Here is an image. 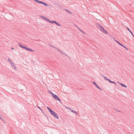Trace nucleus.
<instances>
[{
  "label": "nucleus",
  "mask_w": 134,
  "mask_h": 134,
  "mask_svg": "<svg viewBox=\"0 0 134 134\" xmlns=\"http://www.w3.org/2000/svg\"><path fill=\"white\" fill-rule=\"evenodd\" d=\"M18 44L20 47L22 48H23L25 49L27 51H32V52H35L34 50L30 48H27V47H26L23 46L22 44H21L20 43H18Z\"/></svg>",
  "instance_id": "obj_1"
},
{
  "label": "nucleus",
  "mask_w": 134,
  "mask_h": 134,
  "mask_svg": "<svg viewBox=\"0 0 134 134\" xmlns=\"http://www.w3.org/2000/svg\"><path fill=\"white\" fill-rule=\"evenodd\" d=\"M52 95L53 97L56 100H58L60 102H61V100H60L59 98L54 93H52Z\"/></svg>",
  "instance_id": "obj_2"
},
{
  "label": "nucleus",
  "mask_w": 134,
  "mask_h": 134,
  "mask_svg": "<svg viewBox=\"0 0 134 134\" xmlns=\"http://www.w3.org/2000/svg\"><path fill=\"white\" fill-rule=\"evenodd\" d=\"M96 25L97 27L98 28L100 31L102 32L103 30H104V29L102 26L98 24H96Z\"/></svg>",
  "instance_id": "obj_3"
},
{
  "label": "nucleus",
  "mask_w": 134,
  "mask_h": 134,
  "mask_svg": "<svg viewBox=\"0 0 134 134\" xmlns=\"http://www.w3.org/2000/svg\"><path fill=\"white\" fill-rule=\"evenodd\" d=\"M47 108L48 109V110L49 111L51 114V115L52 114H53V113L54 112L49 107H47Z\"/></svg>",
  "instance_id": "obj_4"
},
{
  "label": "nucleus",
  "mask_w": 134,
  "mask_h": 134,
  "mask_svg": "<svg viewBox=\"0 0 134 134\" xmlns=\"http://www.w3.org/2000/svg\"><path fill=\"white\" fill-rule=\"evenodd\" d=\"M52 116H54V117L58 119L59 118V117L58 116L57 114L55 113L54 112L53 114L52 115Z\"/></svg>",
  "instance_id": "obj_5"
},
{
  "label": "nucleus",
  "mask_w": 134,
  "mask_h": 134,
  "mask_svg": "<svg viewBox=\"0 0 134 134\" xmlns=\"http://www.w3.org/2000/svg\"><path fill=\"white\" fill-rule=\"evenodd\" d=\"M38 3L41 4H43L45 6L47 7L48 6L47 4L44 3L42 1H39Z\"/></svg>",
  "instance_id": "obj_6"
},
{
  "label": "nucleus",
  "mask_w": 134,
  "mask_h": 134,
  "mask_svg": "<svg viewBox=\"0 0 134 134\" xmlns=\"http://www.w3.org/2000/svg\"><path fill=\"white\" fill-rule=\"evenodd\" d=\"M38 3L41 4H43L45 6L47 7L48 6L47 4L44 3L42 1H39Z\"/></svg>",
  "instance_id": "obj_7"
},
{
  "label": "nucleus",
  "mask_w": 134,
  "mask_h": 134,
  "mask_svg": "<svg viewBox=\"0 0 134 134\" xmlns=\"http://www.w3.org/2000/svg\"><path fill=\"white\" fill-rule=\"evenodd\" d=\"M56 49H57L59 52H60L61 54H63L64 55H66V56H67V55L66 54H65L64 53L60 51V50L59 49H58L57 48H56Z\"/></svg>",
  "instance_id": "obj_8"
},
{
  "label": "nucleus",
  "mask_w": 134,
  "mask_h": 134,
  "mask_svg": "<svg viewBox=\"0 0 134 134\" xmlns=\"http://www.w3.org/2000/svg\"><path fill=\"white\" fill-rule=\"evenodd\" d=\"M127 29L130 32L131 34H132V35L134 37V35H133L132 32L131 31V30L129 29V28L128 27H127Z\"/></svg>",
  "instance_id": "obj_9"
},
{
  "label": "nucleus",
  "mask_w": 134,
  "mask_h": 134,
  "mask_svg": "<svg viewBox=\"0 0 134 134\" xmlns=\"http://www.w3.org/2000/svg\"><path fill=\"white\" fill-rule=\"evenodd\" d=\"M11 66L13 68H14L15 69H16V68L15 66L14 65L13 63H12L11 64Z\"/></svg>",
  "instance_id": "obj_10"
},
{
  "label": "nucleus",
  "mask_w": 134,
  "mask_h": 134,
  "mask_svg": "<svg viewBox=\"0 0 134 134\" xmlns=\"http://www.w3.org/2000/svg\"><path fill=\"white\" fill-rule=\"evenodd\" d=\"M49 21V22L50 23H55H55H56V21H51L50 20H48Z\"/></svg>",
  "instance_id": "obj_11"
},
{
  "label": "nucleus",
  "mask_w": 134,
  "mask_h": 134,
  "mask_svg": "<svg viewBox=\"0 0 134 134\" xmlns=\"http://www.w3.org/2000/svg\"><path fill=\"white\" fill-rule=\"evenodd\" d=\"M119 84L120 85H121V86L122 87H125L126 88L127 87V86H126L125 85H124L122 83H119Z\"/></svg>",
  "instance_id": "obj_12"
},
{
  "label": "nucleus",
  "mask_w": 134,
  "mask_h": 134,
  "mask_svg": "<svg viewBox=\"0 0 134 134\" xmlns=\"http://www.w3.org/2000/svg\"><path fill=\"white\" fill-rule=\"evenodd\" d=\"M65 10H66V11L68 13H70V14H71L72 13L71 12H70L69 10L66 9H65Z\"/></svg>",
  "instance_id": "obj_13"
},
{
  "label": "nucleus",
  "mask_w": 134,
  "mask_h": 134,
  "mask_svg": "<svg viewBox=\"0 0 134 134\" xmlns=\"http://www.w3.org/2000/svg\"><path fill=\"white\" fill-rule=\"evenodd\" d=\"M8 61L9 62V63H10L11 64L13 63L11 60L9 58L8 59Z\"/></svg>",
  "instance_id": "obj_14"
},
{
  "label": "nucleus",
  "mask_w": 134,
  "mask_h": 134,
  "mask_svg": "<svg viewBox=\"0 0 134 134\" xmlns=\"http://www.w3.org/2000/svg\"><path fill=\"white\" fill-rule=\"evenodd\" d=\"M71 111L73 113L76 114H78V113H77V112L74 110H71Z\"/></svg>",
  "instance_id": "obj_15"
},
{
  "label": "nucleus",
  "mask_w": 134,
  "mask_h": 134,
  "mask_svg": "<svg viewBox=\"0 0 134 134\" xmlns=\"http://www.w3.org/2000/svg\"><path fill=\"white\" fill-rule=\"evenodd\" d=\"M102 32L104 33L105 34H108V32H107V31L106 30H105L104 29V30H103Z\"/></svg>",
  "instance_id": "obj_16"
},
{
  "label": "nucleus",
  "mask_w": 134,
  "mask_h": 134,
  "mask_svg": "<svg viewBox=\"0 0 134 134\" xmlns=\"http://www.w3.org/2000/svg\"><path fill=\"white\" fill-rule=\"evenodd\" d=\"M102 76L103 77H104V79L105 80H108V79L107 77L104 76H103L102 75Z\"/></svg>",
  "instance_id": "obj_17"
},
{
  "label": "nucleus",
  "mask_w": 134,
  "mask_h": 134,
  "mask_svg": "<svg viewBox=\"0 0 134 134\" xmlns=\"http://www.w3.org/2000/svg\"><path fill=\"white\" fill-rule=\"evenodd\" d=\"M55 24H56L58 26H60V24L59 23H57V22H56V23H55Z\"/></svg>",
  "instance_id": "obj_18"
},
{
  "label": "nucleus",
  "mask_w": 134,
  "mask_h": 134,
  "mask_svg": "<svg viewBox=\"0 0 134 134\" xmlns=\"http://www.w3.org/2000/svg\"><path fill=\"white\" fill-rule=\"evenodd\" d=\"M96 87H97L98 88V89H99L101 91H103L102 90L100 87H99L98 86V85L96 86Z\"/></svg>",
  "instance_id": "obj_19"
},
{
  "label": "nucleus",
  "mask_w": 134,
  "mask_h": 134,
  "mask_svg": "<svg viewBox=\"0 0 134 134\" xmlns=\"http://www.w3.org/2000/svg\"><path fill=\"white\" fill-rule=\"evenodd\" d=\"M45 19L48 22H49V21L48 20H50L49 19H48V18H46Z\"/></svg>",
  "instance_id": "obj_20"
},
{
  "label": "nucleus",
  "mask_w": 134,
  "mask_h": 134,
  "mask_svg": "<svg viewBox=\"0 0 134 134\" xmlns=\"http://www.w3.org/2000/svg\"><path fill=\"white\" fill-rule=\"evenodd\" d=\"M40 17L41 18H42L43 19H45L46 18V17H45L44 16H40Z\"/></svg>",
  "instance_id": "obj_21"
},
{
  "label": "nucleus",
  "mask_w": 134,
  "mask_h": 134,
  "mask_svg": "<svg viewBox=\"0 0 134 134\" xmlns=\"http://www.w3.org/2000/svg\"><path fill=\"white\" fill-rule=\"evenodd\" d=\"M114 41H115V42H116L117 43H118V44H119V43H120L118 41H117L114 38Z\"/></svg>",
  "instance_id": "obj_22"
},
{
  "label": "nucleus",
  "mask_w": 134,
  "mask_h": 134,
  "mask_svg": "<svg viewBox=\"0 0 134 134\" xmlns=\"http://www.w3.org/2000/svg\"><path fill=\"white\" fill-rule=\"evenodd\" d=\"M49 46L51 47H53L54 48H55L56 49V48H57L56 47H55L54 46H52V45H51V44H49Z\"/></svg>",
  "instance_id": "obj_23"
},
{
  "label": "nucleus",
  "mask_w": 134,
  "mask_h": 134,
  "mask_svg": "<svg viewBox=\"0 0 134 134\" xmlns=\"http://www.w3.org/2000/svg\"><path fill=\"white\" fill-rule=\"evenodd\" d=\"M93 83L96 86H96L97 85L96 83L95 82H93Z\"/></svg>",
  "instance_id": "obj_24"
},
{
  "label": "nucleus",
  "mask_w": 134,
  "mask_h": 134,
  "mask_svg": "<svg viewBox=\"0 0 134 134\" xmlns=\"http://www.w3.org/2000/svg\"><path fill=\"white\" fill-rule=\"evenodd\" d=\"M110 83H114V84H115V85H116V83H115V82H114V81H110Z\"/></svg>",
  "instance_id": "obj_25"
},
{
  "label": "nucleus",
  "mask_w": 134,
  "mask_h": 134,
  "mask_svg": "<svg viewBox=\"0 0 134 134\" xmlns=\"http://www.w3.org/2000/svg\"><path fill=\"white\" fill-rule=\"evenodd\" d=\"M34 1H35L36 2L38 3L39 2V1H38V0H34Z\"/></svg>",
  "instance_id": "obj_26"
},
{
  "label": "nucleus",
  "mask_w": 134,
  "mask_h": 134,
  "mask_svg": "<svg viewBox=\"0 0 134 134\" xmlns=\"http://www.w3.org/2000/svg\"><path fill=\"white\" fill-rule=\"evenodd\" d=\"M120 45L122 46V47H123L124 46H123L122 44L121 43H119V44Z\"/></svg>",
  "instance_id": "obj_27"
},
{
  "label": "nucleus",
  "mask_w": 134,
  "mask_h": 134,
  "mask_svg": "<svg viewBox=\"0 0 134 134\" xmlns=\"http://www.w3.org/2000/svg\"><path fill=\"white\" fill-rule=\"evenodd\" d=\"M123 47L125 48L126 50H128V49L125 46H124Z\"/></svg>",
  "instance_id": "obj_28"
},
{
  "label": "nucleus",
  "mask_w": 134,
  "mask_h": 134,
  "mask_svg": "<svg viewBox=\"0 0 134 134\" xmlns=\"http://www.w3.org/2000/svg\"><path fill=\"white\" fill-rule=\"evenodd\" d=\"M81 32L82 33H83V34H85V33L82 30L81 31Z\"/></svg>",
  "instance_id": "obj_29"
},
{
  "label": "nucleus",
  "mask_w": 134,
  "mask_h": 134,
  "mask_svg": "<svg viewBox=\"0 0 134 134\" xmlns=\"http://www.w3.org/2000/svg\"><path fill=\"white\" fill-rule=\"evenodd\" d=\"M107 80L108 81L110 82L111 81V80L109 79H108V80Z\"/></svg>",
  "instance_id": "obj_30"
},
{
  "label": "nucleus",
  "mask_w": 134,
  "mask_h": 134,
  "mask_svg": "<svg viewBox=\"0 0 134 134\" xmlns=\"http://www.w3.org/2000/svg\"><path fill=\"white\" fill-rule=\"evenodd\" d=\"M49 92L51 93V95H52V93H53L52 92H51V91H49Z\"/></svg>",
  "instance_id": "obj_31"
},
{
  "label": "nucleus",
  "mask_w": 134,
  "mask_h": 134,
  "mask_svg": "<svg viewBox=\"0 0 134 134\" xmlns=\"http://www.w3.org/2000/svg\"><path fill=\"white\" fill-rule=\"evenodd\" d=\"M37 106L39 109H41V108H40V107L37 106Z\"/></svg>",
  "instance_id": "obj_32"
},
{
  "label": "nucleus",
  "mask_w": 134,
  "mask_h": 134,
  "mask_svg": "<svg viewBox=\"0 0 134 134\" xmlns=\"http://www.w3.org/2000/svg\"><path fill=\"white\" fill-rule=\"evenodd\" d=\"M78 29L79 30L81 31L82 30L80 28H78Z\"/></svg>",
  "instance_id": "obj_33"
},
{
  "label": "nucleus",
  "mask_w": 134,
  "mask_h": 134,
  "mask_svg": "<svg viewBox=\"0 0 134 134\" xmlns=\"http://www.w3.org/2000/svg\"><path fill=\"white\" fill-rule=\"evenodd\" d=\"M116 111H117V112H120V111L118 110H116Z\"/></svg>",
  "instance_id": "obj_34"
},
{
  "label": "nucleus",
  "mask_w": 134,
  "mask_h": 134,
  "mask_svg": "<svg viewBox=\"0 0 134 134\" xmlns=\"http://www.w3.org/2000/svg\"><path fill=\"white\" fill-rule=\"evenodd\" d=\"M0 119L1 120H3V119H2V117H0Z\"/></svg>",
  "instance_id": "obj_35"
},
{
  "label": "nucleus",
  "mask_w": 134,
  "mask_h": 134,
  "mask_svg": "<svg viewBox=\"0 0 134 134\" xmlns=\"http://www.w3.org/2000/svg\"><path fill=\"white\" fill-rule=\"evenodd\" d=\"M11 49L13 50H14V49L13 47H12Z\"/></svg>",
  "instance_id": "obj_36"
},
{
  "label": "nucleus",
  "mask_w": 134,
  "mask_h": 134,
  "mask_svg": "<svg viewBox=\"0 0 134 134\" xmlns=\"http://www.w3.org/2000/svg\"><path fill=\"white\" fill-rule=\"evenodd\" d=\"M40 110H41L43 113V110H42V109H40Z\"/></svg>",
  "instance_id": "obj_37"
},
{
  "label": "nucleus",
  "mask_w": 134,
  "mask_h": 134,
  "mask_svg": "<svg viewBox=\"0 0 134 134\" xmlns=\"http://www.w3.org/2000/svg\"><path fill=\"white\" fill-rule=\"evenodd\" d=\"M76 27L78 29V28H79L78 26H76Z\"/></svg>",
  "instance_id": "obj_38"
},
{
  "label": "nucleus",
  "mask_w": 134,
  "mask_h": 134,
  "mask_svg": "<svg viewBox=\"0 0 134 134\" xmlns=\"http://www.w3.org/2000/svg\"><path fill=\"white\" fill-rule=\"evenodd\" d=\"M74 25L76 27V26H77L75 25V24H74Z\"/></svg>",
  "instance_id": "obj_39"
},
{
  "label": "nucleus",
  "mask_w": 134,
  "mask_h": 134,
  "mask_svg": "<svg viewBox=\"0 0 134 134\" xmlns=\"http://www.w3.org/2000/svg\"><path fill=\"white\" fill-rule=\"evenodd\" d=\"M118 83H119H119H120L118 81L117 82Z\"/></svg>",
  "instance_id": "obj_40"
},
{
  "label": "nucleus",
  "mask_w": 134,
  "mask_h": 134,
  "mask_svg": "<svg viewBox=\"0 0 134 134\" xmlns=\"http://www.w3.org/2000/svg\"><path fill=\"white\" fill-rule=\"evenodd\" d=\"M69 109H70V110H71V109H70L69 108Z\"/></svg>",
  "instance_id": "obj_41"
},
{
  "label": "nucleus",
  "mask_w": 134,
  "mask_h": 134,
  "mask_svg": "<svg viewBox=\"0 0 134 134\" xmlns=\"http://www.w3.org/2000/svg\"><path fill=\"white\" fill-rule=\"evenodd\" d=\"M0 117H1V116H0Z\"/></svg>",
  "instance_id": "obj_42"
}]
</instances>
